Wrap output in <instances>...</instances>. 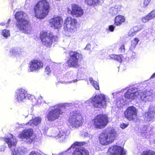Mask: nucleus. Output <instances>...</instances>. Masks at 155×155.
Returning <instances> with one entry per match:
<instances>
[{"mask_svg": "<svg viewBox=\"0 0 155 155\" xmlns=\"http://www.w3.org/2000/svg\"><path fill=\"white\" fill-rule=\"evenodd\" d=\"M125 17L122 15H118L115 18L114 24L117 26H119L121 25L122 23L125 21Z\"/></svg>", "mask_w": 155, "mask_h": 155, "instance_id": "obj_24", "label": "nucleus"}, {"mask_svg": "<svg viewBox=\"0 0 155 155\" xmlns=\"http://www.w3.org/2000/svg\"><path fill=\"white\" fill-rule=\"evenodd\" d=\"M77 21L71 17L67 18L64 21V29L65 31L74 33L76 30Z\"/></svg>", "mask_w": 155, "mask_h": 155, "instance_id": "obj_12", "label": "nucleus"}, {"mask_svg": "<svg viewBox=\"0 0 155 155\" xmlns=\"http://www.w3.org/2000/svg\"><path fill=\"white\" fill-rule=\"evenodd\" d=\"M10 21L11 19L9 18L8 19L7 22L6 23L4 22H1L0 23V25L1 26L5 25L6 27H8L9 26L8 24Z\"/></svg>", "mask_w": 155, "mask_h": 155, "instance_id": "obj_41", "label": "nucleus"}, {"mask_svg": "<svg viewBox=\"0 0 155 155\" xmlns=\"http://www.w3.org/2000/svg\"><path fill=\"white\" fill-rule=\"evenodd\" d=\"M54 39V41H57L58 38V37L56 36H53L52 35V40Z\"/></svg>", "mask_w": 155, "mask_h": 155, "instance_id": "obj_53", "label": "nucleus"}, {"mask_svg": "<svg viewBox=\"0 0 155 155\" xmlns=\"http://www.w3.org/2000/svg\"><path fill=\"white\" fill-rule=\"evenodd\" d=\"M84 136L85 137H89L90 138H91L92 137V136L90 134L87 132H85L84 133Z\"/></svg>", "mask_w": 155, "mask_h": 155, "instance_id": "obj_50", "label": "nucleus"}, {"mask_svg": "<svg viewBox=\"0 0 155 155\" xmlns=\"http://www.w3.org/2000/svg\"><path fill=\"white\" fill-rule=\"evenodd\" d=\"M29 155H41V154L37 151L33 150L30 152Z\"/></svg>", "mask_w": 155, "mask_h": 155, "instance_id": "obj_39", "label": "nucleus"}, {"mask_svg": "<svg viewBox=\"0 0 155 155\" xmlns=\"http://www.w3.org/2000/svg\"><path fill=\"white\" fill-rule=\"evenodd\" d=\"M120 9L116 6L114 7L111 8L110 10V12L112 15H115L119 13Z\"/></svg>", "mask_w": 155, "mask_h": 155, "instance_id": "obj_31", "label": "nucleus"}, {"mask_svg": "<svg viewBox=\"0 0 155 155\" xmlns=\"http://www.w3.org/2000/svg\"><path fill=\"white\" fill-rule=\"evenodd\" d=\"M110 102V99L104 94H101L93 96L86 102V103L90 104L92 103L93 106L96 108H105L107 104Z\"/></svg>", "mask_w": 155, "mask_h": 155, "instance_id": "obj_6", "label": "nucleus"}, {"mask_svg": "<svg viewBox=\"0 0 155 155\" xmlns=\"http://www.w3.org/2000/svg\"><path fill=\"white\" fill-rule=\"evenodd\" d=\"M153 143L155 145V139L153 140Z\"/></svg>", "mask_w": 155, "mask_h": 155, "instance_id": "obj_58", "label": "nucleus"}, {"mask_svg": "<svg viewBox=\"0 0 155 155\" xmlns=\"http://www.w3.org/2000/svg\"><path fill=\"white\" fill-rule=\"evenodd\" d=\"M118 93L119 92H116L113 93L112 95H113V97H114V96Z\"/></svg>", "mask_w": 155, "mask_h": 155, "instance_id": "obj_54", "label": "nucleus"}, {"mask_svg": "<svg viewBox=\"0 0 155 155\" xmlns=\"http://www.w3.org/2000/svg\"><path fill=\"white\" fill-rule=\"evenodd\" d=\"M40 37L44 45L48 48L51 47L52 42L51 34H48L46 31H42L40 32Z\"/></svg>", "mask_w": 155, "mask_h": 155, "instance_id": "obj_14", "label": "nucleus"}, {"mask_svg": "<svg viewBox=\"0 0 155 155\" xmlns=\"http://www.w3.org/2000/svg\"><path fill=\"white\" fill-rule=\"evenodd\" d=\"M142 92L141 90L136 88H132L128 90L124 95L125 99H123L120 101L118 100L117 101V107H120V104H122L126 100V99L132 100L137 99L140 98V95Z\"/></svg>", "mask_w": 155, "mask_h": 155, "instance_id": "obj_8", "label": "nucleus"}, {"mask_svg": "<svg viewBox=\"0 0 155 155\" xmlns=\"http://www.w3.org/2000/svg\"><path fill=\"white\" fill-rule=\"evenodd\" d=\"M89 81L91 84L94 87L95 89L97 90H99V86L98 83L93 79L92 78H89Z\"/></svg>", "mask_w": 155, "mask_h": 155, "instance_id": "obj_30", "label": "nucleus"}, {"mask_svg": "<svg viewBox=\"0 0 155 155\" xmlns=\"http://www.w3.org/2000/svg\"><path fill=\"white\" fill-rule=\"evenodd\" d=\"M140 29H139L137 27H134L133 29H131L128 33V35L130 37H132L134 36L136 32L137 31H139Z\"/></svg>", "mask_w": 155, "mask_h": 155, "instance_id": "obj_33", "label": "nucleus"}, {"mask_svg": "<svg viewBox=\"0 0 155 155\" xmlns=\"http://www.w3.org/2000/svg\"><path fill=\"white\" fill-rule=\"evenodd\" d=\"M43 63L39 60L33 59L30 61L28 64V72L38 71L42 68Z\"/></svg>", "mask_w": 155, "mask_h": 155, "instance_id": "obj_16", "label": "nucleus"}, {"mask_svg": "<svg viewBox=\"0 0 155 155\" xmlns=\"http://www.w3.org/2000/svg\"><path fill=\"white\" fill-rule=\"evenodd\" d=\"M63 23V19L59 16H54L49 20V25L50 26L55 29L60 28L62 26Z\"/></svg>", "mask_w": 155, "mask_h": 155, "instance_id": "obj_18", "label": "nucleus"}, {"mask_svg": "<svg viewBox=\"0 0 155 155\" xmlns=\"http://www.w3.org/2000/svg\"><path fill=\"white\" fill-rule=\"evenodd\" d=\"M139 41V40L138 38H135L131 41V42L137 46Z\"/></svg>", "mask_w": 155, "mask_h": 155, "instance_id": "obj_40", "label": "nucleus"}, {"mask_svg": "<svg viewBox=\"0 0 155 155\" xmlns=\"http://www.w3.org/2000/svg\"><path fill=\"white\" fill-rule=\"evenodd\" d=\"M124 89L122 90H121V92H124Z\"/></svg>", "mask_w": 155, "mask_h": 155, "instance_id": "obj_57", "label": "nucleus"}, {"mask_svg": "<svg viewBox=\"0 0 155 155\" xmlns=\"http://www.w3.org/2000/svg\"><path fill=\"white\" fill-rule=\"evenodd\" d=\"M108 155H125L123 147L117 146L111 147L108 149Z\"/></svg>", "mask_w": 155, "mask_h": 155, "instance_id": "obj_21", "label": "nucleus"}, {"mask_svg": "<svg viewBox=\"0 0 155 155\" xmlns=\"http://www.w3.org/2000/svg\"><path fill=\"white\" fill-rule=\"evenodd\" d=\"M0 33L1 35L6 39L10 36V32L8 30L5 29L1 30Z\"/></svg>", "mask_w": 155, "mask_h": 155, "instance_id": "obj_29", "label": "nucleus"}, {"mask_svg": "<svg viewBox=\"0 0 155 155\" xmlns=\"http://www.w3.org/2000/svg\"><path fill=\"white\" fill-rule=\"evenodd\" d=\"M67 11L68 14H71L75 18L81 17L84 14L83 9L76 4L72 5L71 9L68 8Z\"/></svg>", "mask_w": 155, "mask_h": 155, "instance_id": "obj_15", "label": "nucleus"}, {"mask_svg": "<svg viewBox=\"0 0 155 155\" xmlns=\"http://www.w3.org/2000/svg\"><path fill=\"white\" fill-rule=\"evenodd\" d=\"M4 140L8 144V147L12 151V155H24L27 152L26 148L23 147H15L17 144V140L15 137L11 134H8L2 140Z\"/></svg>", "mask_w": 155, "mask_h": 155, "instance_id": "obj_3", "label": "nucleus"}, {"mask_svg": "<svg viewBox=\"0 0 155 155\" xmlns=\"http://www.w3.org/2000/svg\"><path fill=\"white\" fill-rule=\"evenodd\" d=\"M145 120L147 121H153L155 120V111L151 110L149 109L148 112L145 113L144 117Z\"/></svg>", "mask_w": 155, "mask_h": 155, "instance_id": "obj_22", "label": "nucleus"}, {"mask_svg": "<svg viewBox=\"0 0 155 155\" xmlns=\"http://www.w3.org/2000/svg\"><path fill=\"white\" fill-rule=\"evenodd\" d=\"M43 97L41 96L40 95L38 97L37 101V104L38 105H40L41 104L42 100H43Z\"/></svg>", "mask_w": 155, "mask_h": 155, "instance_id": "obj_43", "label": "nucleus"}, {"mask_svg": "<svg viewBox=\"0 0 155 155\" xmlns=\"http://www.w3.org/2000/svg\"><path fill=\"white\" fill-rule=\"evenodd\" d=\"M84 143V142H75L68 150L71 148H75L73 153V155H89V153L87 150L84 147H79L83 145Z\"/></svg>", "mask_w": 155, "mask_h": 155, "instance_id": "obj_13", "label": "nucleus"}, {"mask_svg": "<svg viewBox=\"0 0 155 155\" xmlns=\"http://www.w3.org/2000/svg\"><path fill=\"white\" fill-rule=\"evenodd\" d=\"M15 17L17 20V28L23 33L30 34L32 29L26 14L22 11H18L15 14Z\"/></svg>", "mask_w": 155, "mask_h": 155, "instance_id": "obj_2", "label": "nucleus"}, {"mask_svg": "<svg viewBox=\"0 0 155 155\" xmlns=\"http://www.w3.org/2000/svg\"><path fill=\"white\" fill-rule=\"evenodd\" d=\"M78 81V80L77 79H75L73 81H63L62 80H60V83L63 84H70L72 83H74L77 82Z\"/></svg>", "mask_w": 155, "mask_h": 155, "instance_id": "obj_35", "label": "nucleus"}, {"mask_svg": "<svg viewBox=\"0 0 155 155\" xmlns=\"http://www.w3.org/2000/svg\"><path fill=\"white\" fill-rule=\"evenodd\" d=\"M140 95V100L144 102H147L151 101L154 98V94H153V90H144L142 91Z\"/></svg>", "mask_w": 155, "mask_h": 155, "instance_id": "obj_17", "label": "nucleus"}, {"mask_svg": "<svg viewBox=\"0 0 155 155\" xmlns=\"http://www.w3.org/2000/svg\"><path fill=\"white\" fill-rule=\"evenodd\" d=\"M146 126H143L141 127L140 128V132L142 134V136H145L146 137L147 135L148 134L149 130Z\"/></svg>", "mask_w": 155, "mask_h": 155, "instance_id": "obj_28", "label": "nucleus"}, {"mask_svg": "<svg viewBox=\"0 0 155 155\" xmlns=\"http://www.w3.org/2000/svg\"><path fill=\"white\" fill-rule=\"evenodd\" d=\"M41 119L40 117H36L33 118L26 124L27 125H30L31 126H37L41 123Z\"/></svg>", "mask_w": 155, "mask_h": 155, "instance_id": "obj_25", "label": "nucleus"}, {"mask_svg": "<svg viewBox=\"0 0 155 155\" xmlns=\"http://www.w3.org/2000/svg\"><path fill=\"white\" fill-rule=\"evenodd\" d=\"M85 2L89 5H97L100 3L98 0H84Z\"/></svg>", "mask_w": 155, "mask_h": 155, "instance_id": "obj_32", "label": "nucleus"}, {"mask_svg": "<svg viewBox=\"0 0 155 155\" xmlns=\"http://www.w3.org/2000/svg\"><path fill=\"white\" fill-rule=\"evenodd\" d=\"M108 120V117L106 115L100 114L94 118L92 121V124L94 128L101 129L106 126Z\"/></svg>", "mask_w": 155, "mask_h": 155, "instance_id": "obj_9", "label": "nucleus"}, {"mask_svg": "<svg viewBox=\"0 0 155 155\" xmlns=\"http://www.w3.org/2000/svg\"><path fill=\"white\" fill-rule=\"evenodd\" d=\"M6 147L4 145H2L0 146V151L4 152Z\"/></svg>", "mask_w": 155, "mask_h": 155, "instance_id": "obj_48", "label": "nucleus"}, {"mask_svg": "<svg viewBox=\"0 0 155 155\" xmlns=\"http://www.w3.org/2000/svg\"><path fill=\"white\" fill-rule=\"evenodd\" d=\"M128 124H125L124 123H121L120 124V127L122 129H124L128 126Z\"/></svg>", "mask_w": 155, "mask_h": 155, "instance_id": "obj_46", "label": "nucleus"}, {"mask_svg": "<svg viewBox=\"0 0 155 155\" xmlns=\"http://www.w3.org/2000/svg\"><path fill=\"white\" fill-rule=\"evenodd\" d=\"M34 96L27 93L23 89H19L16 91L15 94V99L18 103L24 102L27 99L29 100L35 98Z\"/></svg>", "mask_w": 155, "mask_h": 155, "instance_id": "obj_10", "label": "nucleus"}, {"mask_svg": "<svg viewBox=\"0 0 155 155\" xmlns=\"http://www.w3.org/2000/svg\"><path fill=\"white\" fill-rule=\"evenodd\" d=\"M11 56L18 57L22 54V51L20 48H11L9 51Z\"/></svg>", "mask_w": 155, "mask_h": 155, "instance_id": "obj_23", "label": "nucleus"}, {"mask_svg": "<svg viewBox=\"0 0 155 155\" xmlns=\"http://www.w3.org/2000/svg\"><path fill=\"white\" fill-rule=\"evenodd\" d=\"M136 46L134 44H133L132 42H131V45L129 48V50L130 51L134 50L136 47Z\"/></svg>", "mask_w": 155, "mask_h": 155, "instance_id": "obj_45", "label": "nucleus"}, {"mask_svg": "<svg viewBox=\"0 0 155 155\" xmlns=\"http://www.w3.org/2000/svg\"><path fill=\"white\" fill-rule=\"evenodd\" d=\"M70 58L67 61L69 67L77 68L78 67L79 61L81 58L82 55L77 51H71L69 53Z\"/></svg>", "mask_w": 155, "mask_h": 155, "instance_id": "obj_11", "label": "nucleus"}, {"mask_svg": "<svg viewBox=\"0 0 155 155\" xmlns=\"http://www.w3.org/2000/svg\"><path fill=\"white\" fill-rule=\"evenodd\" d=\"M151 20L148 14L147 15L142 18L141 20L142 21L143 23H146L148 21Z\"/></svg>", "mask_w": 155, "mask_h": 155, "instance_id": "obj_36", "label": "nucleus"}, {"mask_svg": "<svg viewBox=\"0 0 155 155\" xmlns=\"http://www.w3.org/2000/svg\"><path fill=\"white\" fill-rule=\"evenodd\" d=\"M148 14L151 19H153L155 17V10L152 11Z\"/></svg>", "mask_w": 155, "mask_h": 155, "instance_id": "obj_38", "label": "nucleus"}, {"mask_svg": "<svg viewBox=\"0 0 155 155\" xmlns=\"http://www.w3.org/2000/svg\"><path fill=\"white\" fill-rule=\"evenodd\" d=\"M67 153V152L66 151H65L64 152H63L61 154V155H65V154H66Z\"/></svg>", "mask_w": 155, "mask_h": 155, "instance_id": "obj_56", "label": "nucleus"}, {"mask_svg": "<svg viewBox=\"0 0 155 155\" xmlns=\"http://www.w3.org/2000/svg\"><path fill=\"white\" fill-rule=\"evenodd\" d=\"M137 111L134 106L129 107L124 112L126 117L129 120H132L136 118Z\"/></svg>", "mask_w": 155, "mask_h": 155, "instance_id": "obj_20", "label": "nucleus"}, {"mask_svg": "<svg viewBox=\"0 0 155 155\" xmlns=\"http://www.w3.org/2000/svg\"><path fill=\"white\" fill-rule=\"evenodd\" d=\"M66 132L62 130L58 131L57 136H56V139H60V141H63L66 137Z\"/></svg>", "mask_w": 155, "mask_h": 155, "instance_id": "obj_26", "label": "nucleus"}, {"mask_svg": "<svg viewBox=\"0 0 155 155\" xmlns=\"http://www.w3.org/2000/svg\"><path fill=\"white\" fill-rule=\"evenodd\" d=\"M141 155H155V152L151 150H147L143 151Z\"/></svg>", "mask_w": 155, "mask_h": 155, "instance_id": "obj_34", "label": "nucleus"}, {"mask_svg": "<svg viewBox=\"0 0 155 155\" xmlns=\"http://www.w3.org/2000/svg\"><path fill=\"white\" fill-rule=\"evenodd\" d=\"M50 5L46 0H41L38 2L34 7L35 16L38 19L44 18L50 12Z\"/></svg>", "mask_w": 155, "mask_h": 155, "instance_id": "obj_4", "label": "nucleus"}, {"mask_svg": "<svg viewBox=\"0 0 155 155\" xmlns=\"http://www.w3.org/2000/svg\"><path fill=\"white\" fill-rule=\"evenodd\" d=\"M155 78V73H154L151 76V78Z\"/></svg>", "mask_w": 155, "mask_h": 155, "instance_id": "obj_55", "label": "nucleus"}, {"mask_svg": "<svg viewBox=\"0 0 155 155\" xmlns=\"http://www.w3.org/2000/svg\"><path fill=\"white\" fill-rule=\"evenodd\" d=\"M78 102L70 103L60 104L52 107L51 110L46 114V119L52 121L58 119L61 115L64 113L67 110L71 109L74 107H77Z\"/></svg>", "mask_w": 155, "mask_h": 155, "instance_id": "obj_1", "label": "nucleus"}, {"mask_svg": "<svg viewBox=\"0 0 155 155\" xmlns=\"http://www.w3.org/2000/svg\"><path fill=\"white\" fill-rule=\"evenodd\" d=\"M68 121L70 126L76 128L81 126L84 122L81 113L78 111H72L70 112Z\"/></svg>", "mask_w": 155, "mask_h": 155, "instance_id": "obj_7", "label": "nucleus"}, {"mask_svg": "<svg viewBox=\"0 0 155 155\" xmlns=\"http://www.w3.org/2000/svg\"><path fill=\"white\" fill-rule=\"evenodd\" d=\"M91 45L90 44H87L85 48H84V49L85 50H88L91 49Z\"/></svg>", "mask_w": 155, "mask_h": 155, "instance_id": "obj_51", "label": "nucleus"}, {"mask_svg": "<svg viewBox=\"0 0 155 155\" xmlns=\"http://www.w3.org/2000/svg\"><path fill=\"white\" fill-rule=\"evenodd\" d=\"M33 130L31 129L24 130L19 134L18 137L22 139L26 140L27 143H31L33 141V137L32 136Z\"/></svg>", "mask_w": 155, "mask_h": 155, "instance_id": "obj_19", "label": "nucleus"}, {"mask_svg": "<svg viewBox=\"0 0 155 155\" xmlns=\"http://www.w3.org/2000/svg\"><path fill=\"white\" fill-rule=\"evenodd\" d=\"M117 136V132L113 127H108L100 134L99 140L102 145H107L113 142Z\"/></svg>", "mask_w": 155, "mask_h": 155, "instance_id": "obj_5", "label": "nucleus"}, {"mask_svg": "<svg viewBox=\"0 0 155 155\" xmlns=\"http://www.w3.org/2000/svg\"><path fill=\"white\" fill-rule=\"evenodd\" d=\"M51 71V70L49 66H47L45 70V72L48 74Z\"/></svg>", "mask_w": 155, "mask_h": 155, "instance_id": "obj_47", "label": "nucleus"}, {"mask_svg": "<svg viewBox=\"0 0 155 155\" xmlns=\"http://www.w3.org/2000/svg\"><path fill=\"white\" fill-rule=\"evenodd\" d=\"M151 0H144L143 2V7H147L149 4Z\"/></svg>", "mask_w": 155, "mask_h": 155, "instance_id": "obj_42", "label": "nucleus"}, {"mask_svg": "<svg viewBox=\"0 0 155 155\" xmlns=\"http://www.w3.org/2000/svg\"><path fill=\"white\" fill-rule=\"evenodd\" d=\"M119 51L121 53H124L125 51V46L124 45H122L119 48Z\"/></svg>", "mask_w": 155, "mask_h": 155, "instance_id": "obj_44", "label": "nucleus"}, {"mask_svg": "<svg viewBox=\"0 0 155 155\" xmlns=\"http://www.w3.org/2000/svg\"><path fill=\"white\" fill-rule=\"evenodd\" d=\"M110 58L114 59V60L121 62L123 60V56L122 55H117L114 54H111L109 56Z\"/></svg>", "mask_w": 155, "mask_h": 155, "instance_id": "obj_27", "label": "nucleus"}, {"mask_svg": "<svg viewBox=\"0 0 155 155\" xmlns=\"http://www.w3.org/2000/svg\"><path fill=\"white\" fill-rule=\"evenodd\" d=\"M136 57V53L134 52H132L131 53V58H134Z\"/></svg>", "mask_w": 155, "mask_h": 155, "instance_id": "obj_52", "label": "nucleus"}, {"mask_svg": "<svg viewBox=\"0 0 155 155\" xmlns=\"http://www.w3.org/2000/svg\"><path fill=\"white\" fill-rule=\"evenodd\" d=\"M58 131L56 130H53L51 132V134L49 136L56 139V136H57Z\"/></svg>", "mask_w": 155, "mask_h": 155, "instance_id": "obj_37", "label": "nucleus"}, {"mask_svg": "<svg viewBox=\"0 0 155 155\" xmlns=\"http://www.w3.org/2000/svg\"><path fill=\"white\" fill-rule=\"evenodd\" d=\"M114 27L112 25L109 26L108 28L109 30L111 32L114 31Z\"/></svg>", "mask_w": 155, "mask_h": 155, "instance_id": "obj_49", "label": "nucleus"}]
</instances>
